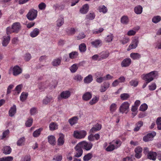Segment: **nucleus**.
<instances>
[{
	"label": "nucleus",
	"instance_id": "obj_56",
	"mask_svg": "<svg viewBox=\"0 0 161 161\" xmlns=\"http://www.w3.org/2000/svg\"><path fill=\"white\" fill-rule=\"evenodd\" d=\"M45 87V86H44V83H40L38 85V88L40 91L42 92L43 91Z\"/></svg>",
	"mask_w": 161,
	"mask_h": 161
},
{
	"label": "nucleus",
	"instance_id": "obj_18",
	"mask_svg": "<svg viewBox=\"0 0 161 161\" xmlns=\"http://www.w3.org/2000/svg\"><path fill=\"white\" fill-rule=\"evenodd\" d=\"M102 44V41L100 39H96L91 42V45L95 47H100Z\"/></svg>",
	"mask_w": 161,
	"mask_h": 161
},
{
	"label": "nucleus",
	"instance_id": "obj_23",
	"mask_svg": "<svg viewBox=\"0 0 161 161\" xmlns=\"http://www.w3.org/2000/svg\"><path fill=\"white\" fill-rule=\"evenodd\" d=\"M92 97V94L91 92H86L82 96V99L84 100L88 101L90 100Z\"/></svg>",
	"mask_w": 161,
	"mask_h": 161
},
{
	"label": "nucleus",
	"instance_id": "obj_45",
	"mask_svg": "<svg viewBox=\"0 0 161 161\" xmlns=\"http://www.w3.org/2000/svg\"><path fill=\"white\" fill-rule=\"evenodd\" d=\"M83 79V77L79 74L75 75L73 77V79L76 81H80Z\"/></svg>",
	"mask_w": 161,
	"mask_h": 161
},
{
	"label": "nucleus",
	"instance_id": "obj_46",
	"mask_svg": "<svg viewBox=\"0 0 161 161\" xmlns=\"http://www.w3.org/2000/svg\"><path fill=\"white\" fill-rule=\"evenodd\" d=\"M28 95V93L22 92L20 97V100L22 101H24L27 98Z\"/></svg>",
	"mask_w": 161,
	"mask_h": 161
},
{
	"label": "nucleus",
	"instance_id": "obj_47",
	"mask_svg": "<svg viewBox=\"0 0 161 161\" xmlns=\"http://www.w3.org/2000/svg\"><path fill=\"white\" fill-rule=\"evenodd\" d=\"M161 20V17L159 16H156L154 17L152 19L153 22L155 23L158 22Z\"/></svg>",
	"mask_w": 161,
	"mask_h": 161
},
{
	"label": "nucleus",
	"instance_id": "obj_38",
	"mask_svg": "<svg viewBox=\"0 0 161 161\" xmlns=\"http://www.w3.org/2000/svg\"><path fill=\"white\" fill-rule=\"evenodd\" d=\"M49 129L51 130H53L58 129V125L54 122L51 123L49 125Z\"/></svg>",
	"mask_w": 161,
	"mask_h": 161
},
{
	"label": "nucleus",
	"instance_id": "obj_11",
	"mask_svg": "<svg viewBox=\"0 0 161 161\" xmlns=\"http://www.w3.org/2000/svg\"><path fill=\"white\" fill-rule=\"evenodd\" d=\"M134 151L136 153L135 157L137 159L141 158L142 151V148L140 147H138L135 148Z\"/></svg>",
	"mask_w": 161,
	"mask_h": 161
},
{
	"label": "nucleus",
	"instance_id": "obj_12",
	"mask_svg": "<svg viewBox=\"0 0 161 161\" xmlns=\"http://www.w3.org/2000/svg\"><path fill=\"white\" fill-rule=\"evenodd\" d=\"M10 39V36H4L2 38V44L3 46L6 47L8 44Z\"/></svg>",
	"mask_w": 161,
	"mask_h": 161
},
{
	"label": "nucleus",
	"instance_id": "obj_20",
	"mask_svg": "<svg viewBox=\"0 0 161 161\" xmlns=\"http://www.w3.org/2000/svg\"><path fill=\"white\" fill-rule=\"evenodd\" d=\"M157 153L155 152H150L147 155V158L150 159L155 160L156 159Z\"/></svg>",
	"mask_w": 161,
	"mask_h": 161
},
{
	"label": "nucleus",
	"instance_id": "obj_61",
	"mask_svg": "<svg viewBox=\"0 0 161 161\" xmlns=\"http://www.w3.org/2000/svg\"><path fill=\"white\" fill-rule=\"evenodd\" d=\"M62 159V157L61 155H58L54 157L53 159L56 161H61Z\"/></svg>",
	"mask_w": 161,
	"mask_h": 161
},
{
	"label": "nucleus",
	"instance_id": "obj_58",
	"mask_svg": "<svg viewBox=\"0 0 161 161\" xmlns=\"http://www.w3.org/2000/svg\"><path fill=\"white\" fill-rule=\"evenodd\" d=\"M130 40L129 38L124 37L123 38V39L120 41V42L123 44H125L128 42Z\"/></svg>",
	"mask_w": 161,
	"mask_h": 161
},
{
	"label": "nucleus",
	"instance_id": "obj_26",
	"mask_svg": "<svg viewBox=\"0 0 161 161\" xmlns=\"http://www.w3.org/2000/svg\"><path fill=\"white\" fill-rule=\"evenodd\" d=\"M48 141L49 143L52 145H54L55 143V138L54 136L53 135L49 136L47 137Z\"/></svg>",
	"mask_w": 161,
	"mask_h": 161
},
{
	"label": "nucleus",
	"instance_id": "obj_32",
	"mask_svg": "<svg viewBox=\"0 0 161 161\" xmlns=\"http://www.w3.org/2000/svg\"><path fill=\"white\" fill-rule=\"evenodd\" d=\"M130 57L133 59H138L141 57V55L137 53H132L130 54Z\"/></svg>",
	"mask_w": 161,
	"mask_h": 161
},
{
	"label": "nucleus",
	"instance_id": "obj_59",
	"mask_svg": "<svg viewBox=\"0 0 161 161\" xmlns=\"http://www.w3.org/2000/svg\"><path fill=\"white\" fill-rule=\"evenodd\" d=\"M78 55V53L77 52H74L69 54V57L71 58H73L77 57Z\"/></svg>",
	"mask_w": 161,
	"mask_h": 161
},
{
	"label": "nucleus",
	"instance_id": "obj_24",
	"mask_svg": "<svg viewBox=\"0 0 161 161\" xmlns=\"http://www.w3.org/2000/svg\"><path fill=\"white\" fill-rule=\"evenodd\" d=\"M39 30L38 29L35 28L30 33V36L32 37H35L39 34Z\"/></svg>",
	"mask_w": 161,
	"mask_h": 161
},
{
	"label": "nucleus",
	"instance_id": "obj_22",
	"mask_svg": "<svg viewBox=\"0 0 161 161\" xmlns=\"http://www.w3.org/2000/svg\"><path fill=\"white\" fill-rule=\"evenodd\" d=\"M70 95V92L69 91H66L62 92L60 94V96L62 98L67 99Z\"/></svg>",
	"mask_w": 161,
	"mask_h": 161
},
{
	"label": "nucleus",
	"instance_id": "obj_13",
	"mask_svg": "<svg viewBox=\"0 0 161 161\" xmlns=\"http://www.w3.org/2000/svg\"><path fill=\"white\" fill-rule=\"evenodd\" d=\"M131 62V59L129 58H126L123 60L121 63V66L122 67H127L129 66Z\"/></svg>",
	"mask_w": 161,
	"mask_h": 161
},
{
	"label": "nucleus",
	"instance_id": "obj_63",
	"mask_svg": "<svg viewBox=\"0 0 161 161\" xmlns=\"http://www.w3.org/2000/svg\"><path fill=\"white\" fill-rule=\"evenodd\" d=\"M149 90L153 91L155 90L156 88V85L155 83H153L151 85L148 86Z\"/></svg>",
	"mask_w": 161,
	"mask_h": 161
},
{
	"label": "nucleus",
	"instance_id": "obj_6",
	"mask_svg": "<svg viewBox=\"0 0 161 161\" xmlns=\"http://www.w3.org/2000/svg\"><path fill=\"white\" fill-rule=\"evenodd\" d=\"M130 104L127 102H124L122 103L119 108L120 112L122 113H127L129 111Z\"/></svg>",
	"mask_w": 161,
	"mask_h": 161
},
{
	"label": "nucleus",
	"instance_id": "obj_4",
	"mask_svg": "<svg viewBox=\"0 0 161 161\" xmlns=\"http://www.w3.org/2000/svg\"><path fill=\"white\" fill-rule=\"evenodd\" d=\"M82 148L86 151H89L93 146L92 143L90 142L83 141L79 143Z\"/></svg>",
	"mask_w": 161,
	"mask_h": 161
},
{
	"label": "nucleus",
	"instance_id": "obj_44",
	"mask_svg": "<svg viewBox=\"0 0 161 161\" xmlns=\"http://www.w3.org/2000/svg\"><path fill=\"white\" fill-rule=\"evenodd\" d=\"M112 142L114 144H115V148H117L119 147L121 144V142L120 140L116 139L113 140Z\"/></svg>",
	"mask_w": 161,
	"mask_h": 161
},
{
	"label": "nucleus",
	"instance_id": "obj_8",
	"mask_svg": "<svg viewBox=\"0 0 161 161\" xmlns=\"http://www.w3.org/2000/svg\"><path fill=\"white\" fill-rule=\"evenodd\" d=\"M139 43V40L137 38L133 39L130 44L127 50L129 51L132 49H135Z\"/></svg>",
	"mask_w": 161,
	"mask_h": 161
},
{
	"label": "nucleus",
	"instance_id": "obj_21",
	"mask_svg": "<svg viewBox=\"0 0 161 161\" xmlns=\"http://www.w3.org/2000/svg\"><path fill=\"white\" fill-rule=\"evenodd\" d=\"M59 137L58 140V145L59 146L63 145L64 143V135L62 134H59Z\"/></svg>",
	"mask_w": 161,
	"mask_h": 161
},
{
	"label": "nucleus",
	"instance_id": "obj_40",
	"mask_svg": "<svg viewBox=\"0 0 161 161\" xmlns=\"http://www.w3.org/2000/svg\"><path fill=\"white\" fill-rule=\"evenodd\" d=\"M25 142V138L22 137L19 139L17 142V144L18 146H21L24 145Z\"/></svg>",
	"mask_w": 161,
	"mask_h": 161
},
{
	"label": "nucleus",
	"instance_id": "obj_60",
	"mask_svg": "<svg viewBox=\"0 0 161 161\" xmlns=\"http://www.w3.org/2000/svg\"><path fill=\"white\" fill-rule=\"evenodd\" d=\"M31 58V55L29 53H27L25 54L24 56V59L26 61H28L30 60Z\"/></svg>",
	"mask_w": 161,
	"mask_h": 161
},
{
	"label": "nucleus",
	"instance_id": "obj_51",
	"mask_svg": "<svg viewBox=\"0 0 161 161\" xmlns=\"http://www.w3.org/2000/svg\"><path fill=\"white\" fill-rule=\"evenodd\" d=\"M148 106L145 103H143L142 104L140 107L139 110L142 111H145L147 108Z\"/></svg>",
	"mask_w": 161,
	"mask_h": 161
},
{
	"label": "nucleus",
	"instance_id": "obj_7",
	"mask_svg": "<svg viewBox=\"0 0 161 161\" xmlns=\"http://www.w3.org/2000/svg\"><path fill=\"white\" fill-rule=\"evenodd\" d=\"M74 148L75 151L74 153V157L77 158L80 157L83 153V148L79 143L76 145Z\"/></svg>",
	"mask_w": 161,
	"mask_h": 161
},
{
	"label": "nucleus",
	"instance_id": "obj_31",
	"mask_svg": "<svg viewBox=\"0 0 161 161\" xmlns=\"http://www.w3.org/2000/svg\"><path fill=\"white\" fill-rule=\"evenodd\" d=\"M121 23L124 25H127L128 23L129 20L127 16L124 15L121 18Z\"/></svg>",
	"mask_w": 161,
	"mask_h": 161
},
{
	"label": "nucleus",
	"instance_id": "obj_28",
	"mask_svg": "<svg viewBox=\"0 0 161 161\" xmlns=\"http://www.w3.org/2000/svg\"><path fill=\"white\" fill-rule=\"evenodd\" d=\"M92 80V76L91 75H89L84 78V82L85 83L89 84L91 83Z\"/></svg>",
	"mask_w": 161,
	"mask_h": 161
},
{
	"label": "nucleus",
	"instance_id": "obj_15",
	"mask_svg": "<svg viewBox=\"0 0 161 161\" xmlns=\"http://www.w3.org/2000/svg\"><path fill=\"white\" fill-rule=\"evenodd\" d=\"M13 74L17 76L20 74L22 72V69L19 66L16 65L14 66L13 69Z\"/></svg>",
	"mask_w": 161,
	"mask_h": 161
},
{
	"label": "nucleus",
	"instance_id": "obj_30",
	"mask_svg": "<svg viewBox=\"0 0 161 161\" xmlns=\"http://www.w3.org/2000/svg\"><path fill=\"white\" fill-rule=\"evenodd\" d=\"M78 118L77 116H74L69 120V122L71 125L76 124L78 119Z\"/></svg>",
	"mask_w": 161,
	"mask_h": 161
},
{
	"label": "nucleus",
	"instance_id": "obj_55",
	"mask_svg": "<svg viewBox=\"0 0 161 161\" xmlns=\"http://www.w3.org/2000/svg\"><path fill=\"white\" fill-rule=\"evenodd\" d=\"M32 122L33 119L32 118H30L26 121L25 125L27 127H30L32 125Z\"/></svg>",
	"mask_w": 161,
	"mask_h": 161
},
{
	"label": "nucleus",
	"instance_id": "obj_37",
	"mask_svg": "<svg viewBox=\"0 0 161 161\" xmlns=\"http://www.w3.org/2000/svg\"><path fill=\"white\" fill-rule=\"evenodd\" d=\"M61 62V59L58 58L54 60L52 62V65L53 66H57L60 65Z\"/></svg>",
	"mask_w": 161,
	"mask_h": 161
},
{
	"label": "nucleus",
	"instance_id": "obj_57",
	"mask_svg": "<svg viewBox=\"0 0 161 161\" xmlns=\"http://www.w3.org/2000/svg\"><path fill=\"white\" fill-rule=\"evenodd\" d=\"M115 148V147L114 145H110L107 147L106 150L108 152L111 151L113 150Z\"/></svg>",
	"mask_w": 161,
	"mask_h": 161
},
{
	"label": "nucleus",
	"instance_id": "obj_64",
	"mask_svg": "<svg viewBox=\"0 0 161 161\" xmlns=\"http://www.w3.org/2000/svg\"><path fill=\"white\" fill-rule=\"evenodd\" d=\"M31 160V158L30 155L25 156L21 159L22 161H30Z\"/></svg>",
	"mask_w": 161,
	"mask_h": 161
},
{
	"label": "nucleus",
	"instance_id": "obj_3",
	"mask_svg": "<svg viewBox=\"0 0 161 161\" xmlns=\"http://www.w3.org/2000/svg\"><path fill=\"white\" fill-rule=\"evenodd\" d=\"M37 14V11L34 9H31L29 10L26 15V17L29 20L32 21L36 18Z\"/></svg>",
	"mask_w": 161,
	"mask_h": 161
},
{
	"label": "nucleus",
	"instance_id": "obj_50",
	"mask_svg": "<svg viewBox=\"0 0 161 161\" xmlns=\"http://www.w3.org/2000/svg\"><path fill=\"white\" fill-rule=\"evenodd\" d=\"M138 82L136 80H131L129 82L130 85L131 86L136 87L138 85Z\"/></svg>",
	"mask_w": 161,
	"mask_h": 161
},
{
	"label": "nucleus",
	"instance_id": "obj_34",
	"mask_svg": "<svg viewBox=\"0 0 161 161\" xmlns=\"http://www.w3.org/2000/svg\"><path fill=\"white\" fill-rule=\"evenodd\" d=\"M98 10L100 12H102L103 14H105L108 11L107 8L104 5L99 6L98 7Z\"/></svg>",
	"mask_w": 161,
	"mask_h": 161
},
{
	"label": "nucleus",
	"instance_id": "obj_10",
	"mask_svg": "<svg viewBox=\"0 0 161 161\" xmlns=\"http://www.w3.org/2000/svg\"><path fill=\"white\" fill-rule=\"evenodd\" d=\"M109 55V53L107 51H103L99 54V61L107 58Z\"/></svg>",
	"mask_w": 161,
	"mask_h": 161
},
{
	"label": "nucleus",
	"instance_id": "obj_39",
	"mask_svg": "<svg viewBox=\"0 0 161 161\" xmlns=\"http://www.w3.org/2000/svg\"><path fill=\"white\" fill-rule=\"evenodd\" d=\"M42 130V129L40 128L35 131L33 133V136L35 137H37L39 136Z\"/></svg>",
	"mask_w": 161,
	"mask_h": 161
},
{
	"label": "nucleus",
	"instance_id": "obj_9",
	"mask_svg": "<svg viewBox=\"0 0 161 161\" xmlns=\"http://www.w3.org/2000/svg\"><path fill=\"white\" fill-rule=\"evenodd\" d=\"M156 133L155 131H152L150 133L147 134V135L143 137V140L145 142H147L152 140L156 136Z\"/></svg>",
	"mask_w": 161,
	"mask_h": 161
},
{
	"label": "nucleus",
	"instance_id": "obj_54",
	"mask_svg": "<svg viewBox=\"0 0 161 161\" xmlns=\"http://www.w3.org/2000/svg\"><path fill=\"white\" fill-rule=\"evenodd\" d=\"M13 160V158L11 156H8L0 158V161H12Z\"/></svg>",
	"mask_w": 161,
	"mask_h": 161
},
{
	"label": "nucleus",
	"instance_id": "obj_2",
	"mask_svg": "<svg viewBox=\"0 0 161 161\" xmlns=\"http://www.w3.org/2000/svg\"><path fill=\"white\" fill-rule=\"evenodd\" d=\"M158 76V72L154 71L145 75L143 77V79L146 81H147V83H149L153 80L154 78H157Z\"/></svg>",
	"mask_w": 161,
	"mask_h": 161
},
{
	"label": "nucleus",
	"instance_id": "obj_16",
	"mask_svg": "<svg viewBox=\"0 0 161 161\" xmlns=\"http://www.w3.org/2000/svg\"><path fill=\"white\" fill-rule=\"evenodd\" d=\"M110 84L108 82H104L101 85L100 91L101 92H105L109 87Z\"/></svg>",
	"mask_w": 161,
	"mask_h": 161
},
{
	"label": "nucleus",
	"instance_id": "obj_14",
	"mask_svg": "<svg viewBox=\"0 0 161 161\" xmlns=\"http://www.w3.org/2000/svg\"><path fill=\"white\" fill-rule=\"evenodd\" d=\"M102 128V125L101 124L97 123L95 124L90 130V132L91 133H94L96 131L99 130Z\"/></svg>",
	"mask_w": 161,
	"mask_h": 161
},
{
	"label": "nucleus",
	"instance_id": "obj_19",
	"mask_svg": "<svg viewBox=\"0 0 161 161\" xmlns=\"http://www.w3.org/2000/svg\"><path fill=\"white\" fill-rule=\"evenodd\" d=\"M89 8L88 5L87 4H85L80 9V12L82 14H86L88 12Z\"/></svg>",
	"mask_w": 161,
	"mask_h": 161
},
{
	"label": "nucleus",
	"instance_id": "obj_53",
	"mask_svg": "<svg viewBox=\"0 0 161 161\" xmlns=\"http://www.w3.org/2000/svg\"><path fill=\"white\" fill-rule=\"evenodd\" d=\"M52 101H53L52 97H46L43 100V103L44 104H47Z\"/></svg>",
	"mask_w": 161,
	"mask_h": 161
},
{
	"label": "nucleus",
	"instance_id": "obj_29",
	"mask_svg": "<svg viewBox=\"0 0 161 161\" xmlns=\"http://www.w3.org/2000/svg\"><path fill=\"white\" fill-rule=\"evenodd\" d=\"M135 125L136 127L134 128V130L135 131H137L140 130V128L143 125V122L142 121H139L136 123Z\"/></svg>",
	"mask_w": 161,
	"mask_h": 161
},
{
	"label": "nucleus",
	"instance_id": "obj_52",
	"mask_svg": "<svg viewBox=\"0 0 161 161\" xmlns=\"http://www.w3.org/2000/svg\"><path fill=\"white\" fill-rule=\"evenodd\" d=\"M64 23V18L62 17H61L57 21V26H58L60 27L62 26L63 24Z\"/></svg>",
	"mask_w": 161,
	"mask_h": 161
},
{
	"label": "nucleus",
	"instance_id": "obj_36",
	"mask_svg": "<svg viewBox=\"0 0 161 161\" xmlns=\"http://www.w3.org/2000/svg\"><path fill=\"white\" fill-rule=\"evenodd\" d=\"M117 105L115 103H112L110 106V111L111 113L113 114L116 110Z\"/></svg>",
	"mask_w": 161,
	"mask_h": 161
},
{
	"label": "nucleus",
	"instance_id": "obj_5",
	"mask_svg": "<svg viewBox=\"0 0 161 161\" xmlns=\"http://www.w3.org/2000/svg\"><path fill=\"white\" fill-rule=\"evenodd\" d=\"M86 134L87 133L85 130H76L74 132L73 136L75 138L80 139L84 138Z\"/></svg>",
	"mask_w": 161,
	"mask_h": 161
},
{
	"label": "nucleus",
	"instance_id": "obj_25",
	"mask_svg": "<svg viewBox=\"0 0 161 161\" xmlns=\"http://www.w3.org/2000/svg\"><path fill=\"white\" fill-rule=\"evenodd\" d=\"M142 7L141 6L138 5L135 7L134 9L135 12L137 14H140L142 11Z\"/></svg>",
	"mask_w": 161,
	"mask_h": 161
},
{
	"label": "nucleus",
	"instance_id": "obj_17",
	"mask_svg": "<svg viewBox=\"0 0 161 161\" xmlns=\"http://www.w3.org/2000/svg\"><path fill=\"white\" fill-rule=\"evenodd\" d=\"M16 112V107L15 105L11 107L8 111L9 115L10 117L13 116Z\"/></svg>",
	"mask_w": 161,
	"mask_h": 161
},
{
	"label": "nucleus",
	"instance_id": "obj_1",
	"mask_svg": "<svg viewBox=\"0 0 161 161\" xmlns=\"http://www.w3.org/2000/svg\"><path fill=\"white\" fill-rule=\"evenodd\" d=\"M21 26L20 23L16 22L14 23L12 25L11 27H8L6 29V33L7 35H9L10 34L14 33H17L21 29Z\"/></svg>",
	"mask_w": 161,
	"mask_h": 161
},
{
	"label": "nucleus",
	"instance_id": "obj_43",
	"mask_svg": "<svg viewBox=\"0 0 161 161\" xmlns=\"http://www.w3.org/2000/svg\"><path fill=\"white\" fill-rule=\"evenodd\" d=\"M79 49L81 52H85L86 50V44L84 43L80 44L79 46Z\"/></svg>",
	"mask_w": 161,
	"mask_h": 161
},
{
	"label": "nucleus",
	"instance_id": "obj_49",
	"mask_svg": "<svg viewBox=\"0 0 161 161\" xmlns=\"http://www.w3.org/2000/svg\"><path fill=\"white\" fill-rule=\"evenodd\" d=\"M130 95L127 93H123L121 94L120 97L121 99L123 100H127L129 97Z\"/></svg>",
	"mask_w": 161,
	"mask_h": 161
},
{
	"label": "nucleus",
	"instance_id": "obj_27",
	"mask_svg": "<svg viewBox=\"0 0 161 161\" xmlns=\"http://www.w3.org/2000/svg\"><path fill=\"white\" fill-rule=\"evenodd\" d=\"M12 149L9 146H5L3 149V153L5 154H9L11 152Z\"/></svg>",
	"mask_w": 161,
	"mask_h": 161
},
{
	"label": "nucleus",
	"instance_id": "obj_41",
	"mask_svg": "<svg viewBox=\"0 0 161 161\" xmlns=\"http://www.w3.org/2000/svg\"><path fill=\"white\" fill-rule=\"evenodd\" d=\"M99 97L95 96L94 97H93L92 99L90 101L89 103L90 104L92 105L96 103L99 100Z\"/></svg>",
	"mask_w": 161,
	"mask_h": 161
},
{
	"label": "nucleus",
	"instance_id": "obj_48",
	"mask_svg": "<svg viewBox=\"0 0 161 161\" xmlns=\"http://www.w3.org/2000/svg\"><path fill=\"white\" fill-rule=\"evenodd\" d=\"M78 67L77 64H73L70 68V70L72 73L75 72L78 69Z\"/></svg>",
	"mask_w": 161,
	"mask_h": 161
},
{
	"label": "nucleus",
	"instance_id": "obj_33",
	"mask_svg": "<svg viewBox=\"0 0 161 161\" xmlns=\"http://www.w3.org/2000/svg\"><path fill=\"white\" fill-rule=\"evenodd\" d=\"M114 36L112 34L110 33L107 35L105 38V40L106 42H111L114 39Z\"/></svg>",
	"mask_w": 161,
	"mask_h": 161
},
{
	"label": "nucleus",
	"instance_id": "obj_42",
	"mask_svg": "<svg viewBox=\"0 0 161 161\" xmlns=\"http://www.w3.org/2000/svg\"><path fill=\"white\" fill-rule=\"evenodd\" d=\"M92 157V153H89L85 155L83 157V160L85 161H88Z\"/></svg>",
	"mask_w": 161,
	"mask_h": 161
},
{
	"label": "nucleus",
	"instance_id": "obj_35",
	"mask_svg": "<svg viewBox=\"0 0 161 161\" xmlns=\"http://www.w3.org/2000/svg\"><path fill=\"white\" fill-rule=\"evenodd\" d=\"M95 17V14L93 12H91L87 14L86 17V18L90 20H93Z\"/></svg>",
	"mask_w": 161,
	"mask_h": 161
},
{
	"label": "nucleus",
	"instance_id": "obj_62",
	"mask_svg": "<svg viewBox=\"0 0 161 161\" xmlns=\"http://www.w3.org/2000/svg\"><path fill=\"white\" fill-rule=\"evenodd\" d=\"M86 35L84 32L80 33L77 36V38L78 40L83 39L85 37Z\"/></svg>",
	"mask_w": 161,
	"mask_h": 161
}]
</instances>
